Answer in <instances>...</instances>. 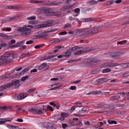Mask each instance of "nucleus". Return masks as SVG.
I'll use <instances>...</instances> for the list:
<instances>
[{"instance_id": "1", "label": "nucleus", "mask_w": 129, "mask_h": 129, "mask_svg": "<svg viewBox=\"0 0 129 129\" xmlns=\"http://www.w3.org/2000/svg\"><path fill=\"white\" fill-rule=\"evenodd\" d=\"M10 55V53L9 52H7L1 56H0V61L4 59L0 62V64L5 65L4 64L7 62L11 61L12 60L9 58Z\"/></svg>"}, {"instance_id": "2", "label": "nucleus", "mask_w": 129, "mask_h": 129, "mask_svg": "<svg viewBox=\"0 0 129 129\" xmlns=\"http://www.w3.org/2000/svg\"><path fill=\"white\" fill-rule=\"evenodd\" d=\"M30 29L29 28L23 27H19L17 29L18 31L21 32L22 35L23 36H28L30 35V33L29 30Z\"/></svg>"}, {"instance_id": "3", "label": "nucleus", "mask_w": 129, "mask_h": 129, "mask_svg": "<svg viewBox=\"0 0 129 129\" xmlns=\"http://www.w3.org/2000/svg\"><path fill=\"white\" fill-rule=\"evenodd\" d=\"M58 12H52L49 8H43V13H46L48 15L52 16L55 13H58Z\"/></svg>"}, {"instance_id": "4", "label": "nucleus", "mask_w": 129, "mask_h": 129, "mask_svg": "<svg viewBox=\"0 0 129 129\" xmlns=\"http://www.w3.org/2000/svg\"><path fill=\"white\" fill-rule=\"evenodd\" d=\"M49 66L46 63H43L41 65L38 66L37 68L39 70H47L49 69Z\"/></svg>"}, {"instance_id": "5", "label": "nucleus", "mask_w": 129, "mask_h": 129, "mask_svg": "<svg viewBox=\"0 0 129 129\" xmlns=\"http://www.w3.org/2000/svg\"><path fill=\"white\" fill-rule=\"evenodd\" d=\"M90 51H91V50L88 49V48H86L82 50H79L77 51L76 52L74 53V54L76 55H79L82 53Z\"/></svg>"}, {"instance_id": "6", "label": "nucleus", "mask_w": 129, "mask_h": 129, "mask_svg": "<svg viewBox=\"0 0 129 129\" xmlns=\"http://www.w3.org/2000/svg\"><path fill=\"white\" fill-rule=\"evenodd\" d=\"M60 2L56 1H49L46 2L45 5H57L60 4Z\"/></svg>"}, {"instance_id": "7", "label": "nucleus", "mask_w": 129, "mask_h": 129, "mask_svg": "<svg viewBox=\"0 0 129 129\" xmlns=\"http://www.w3.org/2000/svg\"><path fill=\"white\" fill-rule=\"evenodd\" d=\"M41 32L42 31H39L38 32V34H40L35 35L33 36V37L35 39H38L45 37L47 36V34L42 33Z\"/></svg>"}, {"instance_id": "8", "label": "nucleus", "mask_w": 129, "mask_h": 129, "mask_svg": "<svg viewBox=\"0 0 129 129\" xmlns=\"http://www.w3.org/2000/svg\"><path fill=\"white\" fill-rule=\"evenodd\" d=\"M120 99V96L115 95L111 97L110 100L112 101L113 102H115L119 100Z\"/></svg>"}, {"instance_id": "9", "label": "nucleus", "mask_w": 129, "mask_h": 129, "mask_svg": "<svg viewBox=\"0 0 129 129\" xmlns=\"http://www.w3.org/2000/svg\"><path fill=\"white\" fill-rule=\"evenodd\" d=\"M107 81L106 79H99L96 80L94 82V84H99L104 83Z\"/></svg>"}, {"instance_id": "10", "label": "nucleus", "mask_w": 129, "mask_h": 129, "mask_svg": "<svg viewBox=\"0 0 129 129\" xmlns=\"http://www.w3.org/2000/svg\"><path fill=\"white\" fill-rule=\"evenodd\" d=\"M12 120L11 118H0V124L4 123L6 121H10Z\"/></svg>"}, {"instance_id": "11", "label": "nucleus", "mask_w": 129, "mask_h": 129, "mask_svg": "<svg viewBox=\"0 0 129 129\" xmlns=\"http://www.w3.org/2000/svg\"><path fill=\"white\" fill-rule=\"evenodd\" d=\"M45 107V106H43V108L38 110L37 112V113L40 114H44L45 113L46 111V110L44 108Z\"/></svg>"}, {"instance_id": "12", "label": "nucleus", "mask_w": 129, "mask_h": 129, "mask_svg": "<svg viewBox=\"0 0 129 129\" xmlns=\"http://www.w3.org/2000/svg\"><path fill=\"white\" fill-rule=\"evenodd\" d=\"M8 88L12 86L16 85V79H14L12 80L11 83L7 84Z\"/></svg>"}, {"instance_id": "13", "label": "nucleus", "mask_w": 129, "mask_h": 129, "mask_svg": "<svg viewBox=\"0 0 129 129\" xmlns=\"http://www.w3.org/2000/svg\"><path fill=\"white\" fill-rule=\"evenodd\" d=\"M52 25L53 23H48L40 25V27L41 28L47 27H49L52 26Z\"/></svg>"}, {"instance_id": "14", "label": "nucleus", "mask_w": 129, "mask_h": 129, "mask_svg": "<svg viewBox=\"0 0 129 129\" xmlns=\"http://www.w3.org/2000/svg\"><path fill=\"white\" fill-rule=\"evenodd\" d=\"M83 22H89L94 21V19L93 18H83L82 19Z\"/></svg>"}, {"instance_id": "15", "label": "nucleus", "mask_w": 129, "mask_h": 129, "mask_svg": "<svg viewBox=\"0 0 129 129\" xmlns=\"http://www.w3.org/2000/svg\"><path fill=\"white\" fill-rule=\"evenodd\" d=\"M63 55L64 56H65L66 58H68L71 55V53L68 49L64 53Z\"/></svg>"}, {"instance_id": "16", "label": "nucleus", "mask_w": 129, "mask_h": 129, "mask_svg": "<svg viewBox=\"0 0 129 129\" xmlns=\"http://www.w3.org/2000/svg\"><path fill=\"white\" fill-rule=\"evenodd\" d=\"M92 33L91 29L85 31L83 33V35L84 36H89L93 34Z\"/></svg>"}, {"instance_id": "17", "label": "nucleus", "mask_w": 129, "mask_h": 129, "mask_svg": "<svg viewBox=\"0 0 129 129\" xmlns=\"http://www.w3.org/2000/svg\"><path fill=\"white\" fill-rule=\"evenodd\" d=\"M29 70V68H25L24 69H23L21 72L20 73H19L18 74V75L17 74V76H20V75L24 74L27 71Z\"/></svg>"}, {"instance_id": "18", "label": "nucleus", "mask_w": 129, "mask_h": 129, "mask_svg": "<svg viewBox=\"0 0 129 129\" xmlns=\"http://www.w3.org/2000/svg\"><path fill=\"white\" fill-rule=\"evenodd\" d=\"M100 29L101 28L100 27L94 28L93 29H91V31L93 32V34H94L97 33L98 31L100 30Z\"/></svg>"}, {"instance_id": "19", "label": "nucleus", "mask_w": 129, "mask_h": 129, "mask_svg": "<svg viewBox=\"0 0 129 129\" xmlns=\"http://www.w3.org/2000/svg\"><path fill=\"white\" fill-rule=\"evenodd\" d=\"M106 64V65L108 66L109 68H111L118 65V64H117V63H107Z\"/></svg>"}, {"instance_id": "20", "label": "nucleus", "mask_w": 129, "mask_h": 129, "mask_svg": "<svg viewBox=\"0 0 129 129\" xmlns=\"http://www.w3.org/2000/svg\"><path fill=\"white\" fill-rule=\"evenodd\" d=\"M13 72H12L11 73L6 74L4 75V76L5 77H6V78L8 79H9L12 77L13 78L14 76H12L11 75V74Z\"/></svg>"}, {"instance_id": "21", "label": "nucleus", "mask_w": 129, "mask_h": 129, "mask_svg": "<svg viewBox=\"0 0 129 129\" xmlns=\"http://www.w3.org/2000/svg\"><path fill=\"white\" fill-rule=\"evenodd\" d=\"M27 96L26 95L25 96L23 94H20L18 96L17 99L19 100H20L24 99Z\"/></svg>"}, {"instance_id": "22", "label": "nucleus", "mask_w": 129, "mask_h": 129, "mask_svg": "<svg viewBox=\"0 0 129 129\" xmlns=\"http://www.w3.org/2000/svg\"><path fill=\"white\" fill-rule=\"evenodd\" d=\"M122 55L119 52H115L113 53V55H112V57H113L120 56Z\"/></svg>"}, {"instance_id": "23", "label": "nucleus", "mask_w": 129, "mask_h": 129, "mask_svg": "<svg viewBox=\"0 0 129 129\" xmlns=\"http://www.w3.org/2000/svg\"><path fill=\"white\" fill-rule=\"evenodd\" d=\"M29 112H31L34 114L37 113V110L36 109H31L28 110Z\"/></svg>"}, {"instance_id": "24", "label": "nucleus", "mask_w": 129, "mask_h": 129, "mask_svg": "<svg viewBox=\"0 0 129 129\" xmlns=\"http://www.w3.org/2000/svg\"><path fill=\"white\" fill-rule=\"evenodd\" d=\"M84 31V29H79L77 30L75 32V34L77 35L80 34L81 33L83 32Z\"/></svg>"}, {"instance_id": "25", "label": "nucleus", "mask_w": 129, "mask_h": 129, "mask_svg": "<svg viewBox=\"0 0 129 129\" xmlns=\"http://www.w3.org/2000/svg\"><path fill=\"white\" fill-rule=\"evenodd\" d=\"M8 88V87L7 84L2 86L0 87V91Z\"/></svg>"}, {"instance_id": "26", "label": "nucleus", "mask_w": 129, "mask_h": 129, "mask_svg": "<svg viewBox=\"0 0 129 129\" xmlns=\"http://www.w3.org/2000/svg\"><path fill=\"white\" fill-rule=\"evenodd\" d=\"M96 107L98 108H104L105 107H106L105 104L102 103L98 104L97 105Z\"/></svg>"}, {"instance_id": "27", "label": "nucleus", "mask_w": 129, "mask_h": 129, "mask_svg": "<svg viewBox=\"0 0 129 129\" xmlns=\"http://www.w3.org/2000/svg\"><path fill=\"white\" fill-rule=\"evenodd\" d=\"M91 9H92L90 8L84 10L83 11V13L84 14L90 13L91 12Z\"/></svg>"}, {"instance_id": "28", "label": "nucleus", "mask_w": 129, "mask_h": 129, "mask_svg": "<svg viewBox=\"0 0 129 129\" xmlns=\"http://www.w3.org/2000/svg\"><path fill=\"white\" fill-rule=\"evenodd\" d=\"M12 108V107L11 106H5L2 107V111L4 110L6 111L8 110V109H11Z\"/></svg>"}, {"instance_id": "29", "label": "nucleus", "mask_w": 129, "mask_h": 129, "mask_svg": "<svg viewBox=\"0 0 129 129\" xmlns=\"http://www.w3.org/2000/svg\"><path fill=\"white\" fill-rule=\"evenodd\" d=\"M25 43L24 41H22L20 42L17 43V47L23 45Z\"/></svg>"}, {"instance_id": "30", "label": "nucleus", "mask_w": 129, "mask_h": 129, "mask_svg": "<svg viewBox=\"0 0 129 129\" xmlns=\"http://www.w3.org/2000/svg\"><path fill=\"white\" fill-rule=\"evenodd\" d=\"M111 69L108 68L104 69L102 71L103 73H106L110 72L111 71Z\"/></svg>"}, {"instance_id": "31", "label": "nucleus", "mask_w": 129, "mask_h": 129, "mask_svg": "<svg viewBox=\"0 0 129 129\" xmlns=\"http://www.w3.org/2000/svg\"><path fill=\"white\" fill-rule=\"evenodd\" d=\"M5 9H13L16 8V7L13 6H5L4 7Z\"/></svg>"}, {"instance_id": "32", "label": "nucleus", "mask_w": 129, "mask_h": 129, "mask_svg": "<svg viewBox=\"0 0 129 129\" xmlns=\"http://www.w3.org/2000/svg\"><path fill=\"white\" fill-rule=\"evenodd\" d=\"M81 60V58L79 59H74L72 60H68L67 62L68 63L72 62H75L76 61H80Z\"/></svg>"}, {"instance_id": "33", "label": "nucleus", "mask_w": 129, "mask_h": 129, "mask_svg": "<svg viewBox=\"0 0 129 129\" xmlns=\"http://www.w3.org/2000/svg\"><path fill=\"white\" fill-rule=\"evenodd\" d=\"M108 123L110 124H117V121L115 120H108Z\"/></svg>"}, {"instance_id": "34", "label": "nucleus", "mask_w": 129, "mask_h": 129, "mask_svg": "<svg viewBox=\"0 0 129 129\" xmlns=\"http://www.w3.org/2000/svg\"><path fill=\"white\" fill-rule=\"evenodd\" d=\"M61 83L60 82H59L57 83L53 84L51 85V87H53V86H55V87L57 88L61 86Z\"/></svg>"}, {"instance_id": "35", "label": "nucleus", "mask_w": 129, "mask_h": 129, "mask_svg": "<svg viewBox=\"0 0 129 129\" xmlns=\"http://www.w3.org/2000/svg\"><path fill=\"white\" fill-rule=\"evenodd\" d=\"M92 94H96L102 93L101 91H92Z\"/></svg>"}, {"instance_id": "36", "label": "nucleus", "mask_w": 129, "mask_h": 129, "mask_svg": "<svg viewBox=\"0 0 129 129\" xmlns=\"http://www.w3.org/2000/svg\"><path fill=\"white\" fill-rule=\"evenodd\" d=\"M61 116L62 117L64 118V117H67L68 116V114L66 113L61 112Z\"/></svg>"}, {"instance_id": "37", "label": "nucleus", "mask_w": 129, "mask_h": 129, "mask_svg": "<svg viewBox=\"0 0 129 129\" xmlns=\"http://www.w3.org/2000/svg\"><path fill=\"white\" fill-rule=\"evenodd\" d=\"M75 5V4H74L71 5H68L65 6L66 7L67 10L70 9L72 7H74Z\"/></svg>"}, {"instance_id": "38", "label": "nucleus", "mask_w": 129, "mask_h": 129, "mask_svg": "<svg viewBox=\"0 0 129 129\" xmlns=\"http://www.w3.org/2000/svg\"><path fill=\"white\" fill-rule=\"evenodd\" d=\"M72 11H74L75 13H77V14H78L80 13V9L79 8H77L75 9L74 10H73Z\"/></svg>"}, {"instance_id": "39", "label": "nucleus", "mask_w": 129, "mask_h": 129, "mask_svg": "<svg viewBox=\"0 0 129 129\" xmlns=\"http://www.w3.org/2000/svg\"><path fill=\"white\" fill-rule=\"evenodd\" d=\"M71 27V25L69 23H67L66 24L64 27V29H67L68 28H70Z\"/></svg>"}, {"instance_id": "40", "label": "nucleus", "mask_w": 129, "mask_h": 129, "mask_svg": "<svg viewBox=\"0 0 129 129\" xmlns=\"http://www.w3.org/2000/svg\"><path fill=\"white\" fill-rule=\"evenodd\" d=\"M98 3L97 1H91L89 2V4L91 5L96 4Z\"/></svg>"}, {"instance_id": "41", "label": "nucleus", "mask_w": 129, "mask_h": 129, "mask_svg": "<svg viewBox=\"0 0 129 129\" xmlns=\"http://www.w3.org/2000/svg\"><path fill=\"white\" fill-rule=\"evenodd\" d=\"M107 107L108 108L110 109H113L115 108V107L114 105H107Z\"/></svg>"}, {"instance_id": "42", "label": "nucleus", "mask_w": 129, "mask_h": 129, "mask_svg": "<svg viewBox=\"0 0 129 129\" xmlns=\"http://www.w3.org/2000/svg\"><path fill=\"white\" fill-rule=\"evenodd\" d=\"M11 54V55L10 56V57H9V58H10V59H12V61H11V62H7V63H10V62H12V61H13V59H12L11 58L12 57V58H16V55H12V54L11 53H10V52H9Z\"/></svg>"}, {"instance_id": "43", "label": "nucleus", "mask_w": 129, "mask_h": 129, "mask_svg": "<svg viewBox=\"0 0 129 129\" xmlns=\"http://www.w3.org/2000/svg\"><path fill=\"white\" fill-rule=\"evenodd\" d=\"M37 12L38 13H43V8L38 9L37 10Z\"/></svg>"}, {"instance_id": "44", "label": "nucleus", "mask_w": 129, "mask_h": 129, "mask_svg": "<svg viewBox=\"0 0 129 129\" xmlns=\"http://www.w3.org/2000/svg\"><path fill=\"white\" fill-rule=\"evenodd\" d=\"M15 42L16 41L14 39H12L10 41L9 43V45L10 46L11 45L15 43Z\"/></svg>"}, {"instance_id": "45", "label": "nucleus", "mask_w": 129, "mask_h": 129, "mask_svg": "<svg viewBox=\"0 0 129 129\" xmlns=\"http://www.w3.org/2000/svg\"><path fill=\"white\" fill-rule=\"evenodd\" d=\"M28 20H35L36 19V17L35 16H32L31 17H28L27 18Z\"/></svg>"}, {"instance_id": "46", "label": "nucleus", "mask_w": 129, "mask_h": 129, "mask_svg": "<svg viewBox=\"0 0 129 129\" xmlns=\"http://www.w3.org/2000/svg\"><path fill=\"white\" fill-rule=\"evenodd\" d=\"M114 2L112 1H108L105 3V4H106L107 5H111L113 4Z\"/></svg>"}, {"instance_id": "47", "label": "nucleus", "mask_w": 129, "mask_h": 129, "mask_svg": "<svg viewBox=\"0 0 129 129\" xmlns=\"http://www.w3.org/2000/svg\"><path fill=\"white\" fill-rule=\"evenodd\" d=\"M92 58L87 59L85 60V62L88 63H92Z\"/></svg>"}, {"instance_id": "48", "label": "nucleus", "mask_w": 129, "mask_h": 129, "mask_svg": "<svg viewBox=\"0 0 129 129\" xmlns=\"http://www.w3.org/2000/svg\"><path fill=\"white\" fill-rule=\"evenodd\" d=\"M127 64L126 63H124L123 64H118V65L120 66V67H122L123 68H125L127 67L126 65Z\"/></svg>"}, {"instance_id": "49", "label": "nucleus", "mask_w": 129, "mask_h": 129, "mask_svg": "<svg viewBox=\"0 0 129 129\" xmlns=\"http://www.w3.org/2000/svg\"><path fill=\"white\" fill-rule=\"evenodd\" d=\"M29 77L28 76H25L23 77L21 80L22 81H24L26 79H28L29 78Z\"/></svg>"}, {"instance_id": "50", "label": "nucleus", "mask_w": 129, "mask_h": 129, "mask_svg": "<svg viewBox=\"0 0 129 129\" xmlns=\"http://www.w3.org/2000/svg\"><path fill=\"white\" fill-rule=\"evenodd\" d=\"M34 43V41L32 40H30L27 41L26 42V44L27 45H29L32 44Z\"/></svg>"}, {"instance_id": "51", "label": "nucleus", "mask_w": 129, "mask_h": 129, "mask_svg": "<svg viewBox=\"0 0 129 129\" xmlns=\"http://www.w3.org/2000/svg\"><path fill=\"white\" fill-rule=\"evenodd\" d=\"M13 38V37L12 36H8L7 35H6L5 39L7 40H10L12 39Z\"/></svg>"}, {"instance_id": "52", "label": "nucleus", "mask_w": 129, "mask_h": 129, "mask_svg": "<svg viewBox=\"0 0 129 129\" xmlns=\"http://www.w3.org/2000/svg\"><path fill=\"white\" fill-rule=\"evenodd\" d=\"M127 42V40H125L121 41H119L118 42V44H122L126 43Z\"/></svg>"}, {"instance_id": "53", "label": "nucleus", "mask_w": 129, "mask_h": 129, "mask_svg": "<svg viewBox=\"0 0 129 129\" xmlns=\"http://www.w3.org/2000/svg\"><path fill=\"white\" fill-rule=\"evenodd\" d=\"M36 89L35 88H33L31 89L28 90L27 91V92L29 93H30L36 90Z\"/></svg>"}, {"instance_id": "54", "label": "nucleus", "mask_w": 129, "mask_h": 129, "mask_svg": "<svg viewBox=\"0 0 129 129\" xmlns=\"http://www.w3.org/2000/svg\"><path fill=\"white\" fill-rule=\"evenodd\" d=\"M92 58V63H93L94 62H99V60L97 59H95L94 58Z\"/></svg>"}, {"instance_id": "55", "label": "nucleus", "mask_w": 129, "mask_h": 129, "mask_svg": "<svg viewBox=\"0 0 129 129\" xmlns=\"http://www.w3.org/2000/svg\"><path fill=\"white\" fill-rule=\"evenodd\" d=\"M62 127L64 129L68 127V126L66 123H63L62 124Z\"/></svg>"}, {"instance_id": "56", "label": "nucleus", "mask_w": 129, "mask_h": 129, "mask_svg": "<svg viewBox=\"0 0 129 129\" xmlns=\"http://www.w3.org/2000/svg\"><path fill=\"white\" fill-rule=\"evenodd\" d=\"M42 44H40V45H38L35 46V49H39L41 47H42Z\"/></svg>"}, {"instance_id": "57", "label": "nucleus", "mask_w": 129, "mask_h": 129, "mask_svg": "<svg viewBox=\"0 0 129 129\" xmlns=\"http://www.w3.org/2000/svg\"><path fill=\"white\" fill-rule=\"evenodd\" d=\"M76 89V87L75 86H71L70 88V89L72 90H75Z\"/></svg>"}, {"instance_id": "58", "label": "nucleus", "mask_w": 129, "mask_h": 129, "mask_svg": "<svg viewBox=\"0 0 129 129\" xmlns=\"http://www.w3.org/2000/svg\"><path fill=\"white\" fill-rule=\"evenodd\" d=\"M27 55V54H23L20 56V58H24L26 57Z\"/></svg>"}, {"instance_id": "59", "label": "nucleus", "mask_w": 129, "mask_h": 129, "mask_svg": "<svg viewBox=\"0 0 129 129\" xmlns=\"http://www.w3.org/2000/svg\"><path fill=\"white\" fill-rule=\"evenodd\" d=\"M49 57H48V56H45L44 57L42 58L41 59V60H47L48 59Z\"/></svg>"}, {"instance_id": "60", "label": "nucleus", "mask_w": 129, "mask_h": 129, "mask_svg": "<svg viewBox=\"0 0 129 129\" xmlns=\"http://www.w3.org/2000/svg\"><path fill=\"white\" fill-rule=\"evenodd\" d=\"M26 48L25 46L24 45L20 47L19 49L21 51H22L25 49Z\"/></svg>"}, {"instance_id": "61", "label": "nucleus", "mask_w": 129, "mask_h": 129, "mask_svg": "<svg viewBox=\"0 0 129 129\" xmlns=\"http://www.w3.org/2000/svg\"><path fill=\"white\" fill-rule=\"evenodd\" d=\"M69 50L71 52L75 50H76V47H75L72 48L70 49Z\"/></svg>"}, {"instance_id": "62", "label": "nucleus", "mask_w": 129, "mask_h": 129, "mask_svg": "<svg viewBox=\"0 0 129 129\" xmlns=\"http://www.w3.org/2000/svg\"><path fill=\"white\" fill-rule=\"evenodd\" d=\"M60 10L62 11H66L67 10L66 6L62 7L60 8Z\"/></svg>"}, {"instance_id": "63", "label": "nucleus", "mask_w": 129, "mask_h": 129, "mask_svg": "<svg viewBox=\"0 0 129 129\" xmlns=\"http://www.w3.org/2000/svg\"><path fill=\"white\" fill-rule=\"evenodd\" d=\"M47 108L49 109V110L51 111H53V109L52 107L50 106H49L47 107Z\"/></svg>"}, {"instance_id": "64", "label": "nucleus", "mask_w": 129, "mask_h": 129, "mask_svg": "<svg viewBox=\"0 0 129 129\" xmlns=\"http://www.w3.org/2000/svg\"><path fill=\"white\" fill-rule=\"evenodd\" d=\"M16 16H14L12 17H11L9 18L10 21H13L16 19Z\"/></svg>"}]
</instances>
